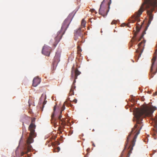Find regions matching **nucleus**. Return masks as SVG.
Returning a JSON list of instances; mask_svg holds the SVG:
<instances>
[{
    "mask_svg": "<svg viewBox=\"0 0 157 157\" xmlns=\"http://www.w3.org/2000/svg\"><path fill=\"white\" fill-rule=\"evenodd\" d=\"M93 145H94V147L95 146V145H94V144H93Z\"/></svg>",
    "mask_w": 157,
    "mask_h": 157,
    "instance_id": "obj_35",
    "label": "nucleus"
},
{
    "mask_svg": "<svg viewBox=\"0 0 157 157\" xmlns=\"http://www.w3.org/2000/svg\"><path fill=\"white\" fill-rule=\"evenodd\" d=\"M155 122V124L154 125V127L155 128H157V115L155 116V118L153 120Z\"/></svg>",
    "mask_w": 157,
    "mask_h": 157,
    "instance_id": "obj_15",
    "label": "nucleus"
},
{
    "mask_svg": "<svg viewBox=\"0 0 157 157\" xmlns=\"http://www.w3.org/2000/svg\"><path fill=\"white\" fill-rule=\"evenodd\" d=\"M51 50V47L47 45H44L42 50V53L46 56H49Z\"/></svg>",
    "mask_w": 157,
    "mask_h": 157,
    "instance_id": "obj_9",
    "label": "nucleus"
},
{
    "mask_svg": "<svg viewBox=\"0 0 157 157\" xmlns=\"http://www.w3.org/2000/svg\"><path fill=\"white\" fill-rule=\"evenodd\" d=\"M86 23V22L84 19H82L81 22V26L83 28H85V27Z\"/></svg>",
    "mask_w": 157,
    "mask_h": 157,
    "instance_id": "obj_16",
    "label": "nucleus"
},
{
    "mask_svg": "<svg viewBox=\"0 0 157 157\" xmlns=\"http://www.w3.org/2000/svg\"><path fill=\"white\" fill-rule=\"evenodd\" d=\"M156 7H157V0H144L140 9L137 12L135 13L132 17L135 20L139 21V18L143 12L146 9H149V10H147V13L149 15V19L146 28L147 29L151 24L153 18L151 13L154 10V8Z\"/></svg>",
    "mask_w": 157,
    "mask_h": 157,
    "instance_id": "obj_2",
    "label": "nucleus"
},
{
    "mask_svg": "<svg viewBox=\"0 0 157 157\" xmlns=\"http://www.w3.org/2000/svg\"><path fill=\"white\" fill-rule=\"evenodd\" d=\"M46 99V97L45 96H43V95H42L40 98V100H42V99H44V100H45Z\"/></svg>",
    "mask_w": 157,
    "mask_h": 157,
    "instance_id": "obj_21",
    "label": "nucleus"
},
{
    "mask_svg": "<svg viewBox=\"0 0 157 157\" xmlns=\"http://www.w3.org/2000/svg\"><path fill=\"white\" fill-rule=\"evenodd\" d=\"M61 114L62 113H60V114L58 117V119L60 121V122H61V125H63V126H64L66 124H65V123L64 122H63L61 119V118L62 117Z\"/></svg>",
    "mask_w": 157,
    "mask_h": 157,
    "instance_id": "obj_14",
    "label": "nucleus"
},
{
    "mask_svg": "<svg viewBox=\"0 0 157 157\" xmlns=\"http://www.w3.org/2000/svg\"><path fill=\"white\" fill-rule=\"evenodd\" d=\"M136 31L137 32H138L140 30V27L139 26H136Z\"/></svg>",
    "mask_w": 157,
    "mask_h": 157,
    "instance_id": "obj_20",
    "label": "nucleus"
},
{
    "mask_svg": "<svg viewBox=\"0 0 157 157\" xmlns=\"http://www.w3.org/2000/svg\"><path fill=\"white\" fill-rule=\"evenodd\" d=\"M84 33H85L83 32V30L81 29L80 28H79L75 33L76 36H78L82 38Z\"/></svg>",
    "mask_w": 157,
    "mask_h": 157,
    "instance_id": "obj_12",
    "label": "nucleus"
},
{
    "mask_svg": "<svg viewBox=\"0 0 157 157\" xmlns=\"http://www.w3.org/2000/svg\"><path fill=\"white\" fill-rule=\"evenodd\" d=\"M78 36H76L75 35H75H74V39L75 40H77V39H78Z\"/></svg>",
    "mask_w": 157,
    "mask_h": 157,
    "instance_id": "obj_23",
    "label": "nucleus"
},
{
    "mask_svg": "<svg viewBox=\"0 0 157 157\" xmlns=\"http://www.w3.org/2000/svg\"><path fill=\"white\" fill-rule=\"evenodd\" d=\"M56 110V106H55L53 108V112L51 116V121L52 124H54L55 126L58 125L57 123L56 122V119L54 118L55 117V112Z\"/></svg>",
    "mask_w": 157,
    "mask_h": 157,
    "instance_id": "obj_10",
    "label": "nucleus"
},
{
    "mask_svg": "<svg viewBox=\"0 0 157 157\" xmlns=\"http://www.w3.org/2000/svg\"><path fill=\"white\" fill-rule=\"evenodd\" d=\"M145 41L144 40L139 43L138 45V48L136 50V52L138 54V58L140 57L141 54L143 52L144 47L145 46Z\"/></svg>",
    "mask_w": 157,
    "mask_h": 157,
    "instance_id": "obj_8",
    "label": "nucleus"
},
{
    "mask_svg": "<svg viewBox=\"0 0 157 157\" xmlns=\"http://www.w3.org/2000/svg\"><path fill=\"white\" fill-rule=\"evenodd\" d=\"M29 106H30L31 104H30V103L29 101Z\"/></svg>",
    "mask_w": 157,
    "mask_h": 157,
    "instance_id": "obj_32",
    "label": "nucleus"
},
{
    "mask_svg": "<svg viewBox=\"0 0 157 157\" xmlns=\"http://www.w3.org/2000/svg\"><path fill=\"white\" fill-rule=\"evenodd\" d=\"M40 79L37 77L35 78L33 80V86L34 87H36L40 83Z\"/></svg>",
    "mask_w": 157,
    "mask_h": 157,
    "instance_id": "obj_13",
    "label": "nucleus"
},
{
    "mask_svg": "<svg viewBox=\"0 0 157 157\" xmlns=\"http://www.w3.org/2000/svg\"><path fill=\"white\" fill-rule=\"evenodd\" d=\"M116 21L115 20H113L111 22V25H113L116 24Z\"/></svg>",
    "mask_w": 157,
    "mask_h": 157,
    "instance_id": "obj_25",
    "label": "nucleus"
},
{
    "mask_svg": "<svg viewBox=\"0 0 157 157\" xmlns=\"http://www.w3.org/2000/svg\"><path fill=\"white\" fill-rule=\"evenodd\" d=\"M78 51H79V52H81V49L80 48L79 46H78Z\"/></svg>",
    "mask_w": 157,
    "mask_h": 157,
    "instance_id": "obj_26",
    "label": "nucleus"
},
{
    "mask_svg": "<svg viewBox=\"0 0 157 157\" xmlns=\"http://www.w3.org/2000/svg\"><path fill=\"white\" fill-rule=\"evenodd\" d=\"M110 4H111V2L110 1V2H109L108 3L109 9V6L110 5Z\"/></svg>",
    "mask_w": 157,
    "mask_h": 157,
    "instance_id": "obj_29",
    "label": "nucleus"
},
{
    "mask_svg": "<svg viewBox=\"0 0 157 157\" xmlns=\"http://www.w3.org/2000/svg\"><path fill=\"white\" fill-rule=\"evenodd\" d=\"M157 108L155 106L151 108L147 107L141 109H137L136 110L134 114L136 120V124L127 137L125 147L121 153L120 157H129L133 149V147L135 145L136 139L143 126L141 121L143 117L151 116L154 111Z\"/></svg>",
    "mask_w": 157,
    "mask_h": 157,
    "instance_id": "obj_1",
    "label": "nucleus"
},
{
    "mask_svg": "<svg viewBox=\"0 0 157 157\" xmlns=\"http://www.w3.org/2000/svg\"><path fill=\"white\" fill-rule=\"evenodd\" d=\"M35 127L36 125L34 123H31L29 127V129L30 131V133L26 142V147L27 150V152H29L31 150L32 146L30 144L33 141V137H35L36 136L34 130Z\"/></svg>",
    "mask_w": 157,
    "mask_h": 157,
    "instance_id": "obj_4",
    "label": "nucleus"
},
{
    "mask_svg": "<svg viewBox=\"0 0 157 157\" xmlns=\"http://www.w3.org/2000/svg\"><path fill=\"white\" fill-rule=\"evenodd\" d=\"M46 101L45 100L43 102V108L44 107V105L46 104Z\"/></svg>",
    "mask_w": 157,
    "mask_h": 157,
    "instance_id": "obj_28",
    "label": "nucleus"
},
{
    "mask_svg": "<svg viewBox=\"0 0 157 157\" xmlns=\"http://www.w3.org/2000/svg\"><path fill=\"white\" fill-rule=\"evenodd\" d=\"M24 154V153L22 152L21 153V156H23Z\"/></svg>",
    "mask_w": 157,
    "mask_h": 157,
    "instance_id": "obj_30",
    "label": "nucleus"
},
{
    "mask_svg": "<svg viewBox=\"0 0 157 157\" xmlns=\"http://www.w3.org/2000/svg\"><path fill=\"white\" fill-rule=\"evenodd\" d=\"M65 104H63V106L61 108V111H60V113H62V112L63 111L64 109H65Z\"/></svg>",
    "mask_w": 157,
    "mask_h": 157,
    "instance_id": "obj_19",
    "label": "nucleus"
},
{
    "mask_svg": "<svg viewBox=\"0 0 157 157\" xmlns=\"http://www.w3.org/2000/svg\"><path fill=\"white\" fill-rule=\"evenodd\" d=\"M71 73V79H73L74 80L69 93V96L74 95V91L75 88V83L76 82L75 80L77 79V76L81 73V72L78 70L77 68H75L74 66L72 68Z\"/></svg>",
    "mask_w": 157,
    "mask_h": 157,
    "instance_id": "obj_5",
    "label": "nucleus"
},
{
    "mask_svg": "<svg viewBox=\"0 0 157 157\" xmlns=\"http://www.w3.org/2000/svg\"><path fill=\"white\" fill-rule=\"evenodd\" d=\"M35 121V118H32L31 120V123H34Z\"/></svg>",
    "mask_w": 157,
    "mask_h": 157,
    "instance_id": "obj_22",
    "label": "nucleus"
},
{
    "mask_svg": "<svg viewBox=\"0 0 157 157\" xmlns=\"http://www.w3.org/2000/svg\"><path fill=\"white\" fill-rule=\"evenodd\" d=\"M145 31H146V30H144V31H143V32L142 33V34L141 35V36L140 37V38L138 40V41H140L143 38V37L144 36V35L146 34Z\"/></svg>",
    "mask_w": 157,
    "mask_h": 157,
    "instance_id": "obj_18",
    "label": "nucleus"
},
{
    "mask_svg": "<svg viewBox=\"0 0 157 157\" xmlns=\"http://www.w3.org/2000/svg\"><path fill=\"white\" fill-rule=\"evenodd\" d=\"M156 51L154 54L153 58L151 59V66L150 70V73L149 75L151 78L153 77L154 75L157 72V63H155L156 60Z\"/></svg>",
    "mask_w": 157,
    "mask_h": 157,
    "instance_id": "obj_6",
    "label": "nucleus"
},
{
    "mask_svg": "<svg viewBox=\"0 0 157 157\" xmlns=\"http://www.w3.org/2000/svg\"><path fill=\"white\" fill-rule=\"evenodd\" d=\"M75 13L73 12L70 13L67 18L63 22L60 30L59 31L57 34V35L54 38V42L53 44V45L55 48L58 44L63 35L64 33L68 27Z\"/></svg>",
    "mask_w": 157,
    "mask_h": 157,
    "instance_id": "obj_3",
    "label": "nucleus"
},
{
    "mask_svg": "<svg viewBox=\"0 0 157 157\" xmlns=\"http://www.w3.org/2000/svg\"><path fill=\"white\" fill-rule=\"evenodd\" d=\"M104 0L101 2L100 6V8L99 10V13L104 17L107 15L109 10H107L106 7H104L103 5L104 4Z\"/></svg>",
    "mask_w": 157,
    "mask_h": 157,
    "instance_id": "obj_7",
    "label": "nucleus"
},
{
    "mask_svg": "<svg viewBox=\"0 0 157 157\" xmlns=\"http://www.w3.org/2000/svg\"><path fill=\"white\" fill-rule=\"evenodd\" d=\"M90 10L92 13L95 12L96 13H97V12L95 11V10L94 9H91Z\"/></svg>",
    "mask_w": 157,
    "mask_h": 157,
    "instance_id": "obj_24",
    "label": "nucleus"
},
{
    "mask_svg": "<svg viewBox=\"0 0 157 157\" xmlns=\"http://www.w3.org/2000/svg\"><path fill=\"white\" fill-rule=\"evenodd\" d=\"M153 94L154 95H157V92H155V93Z\"/></svg>",
    "mask_w": 157,
    "mask_h": 157,
    "instance_id": "obj_31",
    "label": "nucleus"
},
{
    "mask_svg": "<svg viewBox=\"0 0 157 157\" xmlns=\"http://www.w3.org/2000/svg\"><path fill=\"white\" fill-rule=\"evenodd\" d=\"M60 53L59 52H57L54 59V63L55 64L58 63L60 61Z\"/></svg>",
    "mask_w": 157,
    "mask_h": 157,
    "instance_id": "obj_11",
    "label": "nucleus"
},
{
    "mask_svg": "<svg viewBox=\"0 0 157 157\" xmlns=\"http://www.w3.org/2000/svg\"><path fill=\"white\" fill-rule=\"evenodd\" d=\"M52 40H51V41H50V43H52Z\"/></svg>",
    "mask_w": 157,
    "mask_h": 157,
    "instance_id": "obj_33",
    "label": "nucleus"
},
{
    "mask_svg": "<svg viewBox=\"0 0 157 157\" xmlns=\"http://www.w3.org/2000/svg\"><path fill=\"white\" fill-rule=\"evenodd\" d=\"M73 102H74L75 103H77V100L76 99H75L73 100Z\"/></svg>",
    "mask_w": 157,
    "mask_h": 157,
    "instance_id": "obj_27",
    "label": "nucleus"
},
{
    "mask_svg": "<svg viewBox=\"0 0 157 157\" xmlns=\"http://www.w3.org/2000/svg\"><path fill=\"white\" fill-rule=\"evenodd\" d=\"M60 150V148L59 147H57L56 148H55L53 150V152H58Z\"/></svg>",
    "mask_w": 157,
    "mask_h": 157,
    "instance_id": "obj_17",
    "label": "nucleus"
},
{
    "mask_svg": "<svg viewBox=\"0 0 157 157\" xmlns=\"http://www.w3.org/2000/svg\"><path fill=\"white\" fill-rule=\"evenodd\" d=\"M78 2L80 1V0H77Z\"/></svg>",
    "mask_w": 157,
    "mask_h": 157,
    "instance_id": "obj_34",
    "label": "nucleus"
}]
</instances>
